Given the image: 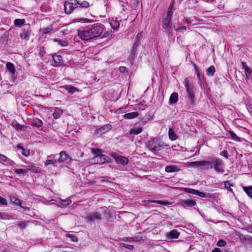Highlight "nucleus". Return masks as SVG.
<instances>
[{"instance_id": "f257e3e1", "label": "nucleus", "mask_w": 252, "mask_h": 252, "mask_svg": "<svg viewBox=\"0 0 252 252\" xmlns=\"http://www.w3.org/2000/svg\"><path fill=\"white\" fill-rule=\"evenodd\" d=\"M78 1L77 0H68L65 1L64 4V9L65 12L69 14L71 13L73 10L77 7Z\"/></svg>"}, {"instance_id": "f03ea898", "label": "nucleus", "mask_w": 252, "mask_h": 252, "mask_svg": "<svg viewBox=\"0 0 252 252\" xmlns=\"http://www.w3.org/2000/svg\"><path fill=\"white\" fill-rule=\"evenodd\" d=\"M147 147L151 151H158L162 149L163 146L158 139H154L149 140L147 143Z\"/></svg>"}, {"instance_id": "7ed1b4c3", "label": "nucleus", "mask_w": 252, "mask_h": 252, "mask_svg": "<svg viewBox=\"0 0 252 252\" xmlns=\"http://www.w3.org/2000/svg\"><path fill=\"white\" fill-rule=\"evenodd\" d=\"M185 87L190 103L193 104L195 102V94L194 93L193 86L190 84L189 81L187 79H185Z\"/></svg>"}, {"instance_id": "20e7f679", "label": "nucleus", "mask_w": 252, "mask_h": 252, "mask_svg": "<svg viewBox=\"0 0 252 252\" xmlns=\"http://www.w3.org/2000/svg\"><path fill=\"white\" fill-rule=\"evenodd\" d=\"M91 28L86 30H79L78 31V35L79 37L84 40H88L90 39L93 38Z\"/></svg>"}, {"instance_id": "39448f33", "label": "nucleus", "mask_w": 252, "mask_h": 252, "mask_svg": "<svg viewBox=\"0 0 252 252\" xmlns=\"http://www.w3.org/2000/svg\"><path fill=\"white\" fill-rule=\"evenodd\" d=\"M191 166L194 167L201 166L204 167L205 169H208L209 168H212L213 165L212 163L210 161L201 160L192 161L189 163Z\"/></svg>"}, {"instance_id": "423d86ee", "label": "nucleus", "mask_w": 252, "mask_h": 252, "mask_svg": "<svg viewBox=\"0 0 252 252\" xmlns=\"http://www.w3.org/2000/svg\"><path fill=\"white\" fill-rule=\"evenodd\" d=\"M92 35L94 38L99 37L103 32V26L99 25H94L91 28Z\"/></svg>"}, {"instance_id": "0eeeda50", "label": "nucleus", "mask_w": 252, "mask_h": 252, "mask_svg": "<svg viewBox=\"0 0 252 252\" xmlns=\"http://www.w3.org/2000/svg\"><path fill=\"white\" fill-rule=\"evenodd\" d=\"M213 168L215 170L219 173H223L224 172V169L222 167V161L221 159L216 158L215 159L212 161Z\"/></svg>"}, {"instance_id": "6e6552de", "label": "nucleus", "mask_w": 252, "mask_h": 252, "mask_svg": "<svg viewBox=\"0 0 252 252\" xmlns=\"http://www.w3.org/2000/svg\"><path fill=\"white\" fill-rule=\"evenodd\" d=\"M95 161L97 164H102L105 162H111L110 158L105 155L99 154L96 155L94 158Z\"/></svg>"}, {"instance_id": "1a4fd4ad", "label": "nucleus", "mask_w": 252, "mask_h": 252, "mask_svg": "<svg viewBox=\"0 0 252 252\" xmlns=\"http://www.w3.org/2000/svg\"><path fill=\"white\" fill-rule=\"evenodd\" d=\"M172 14L167 13L166 17L163 20L162 27L165 30H169L171 28L170 22Z\"/></svg>"}, {"instance_id": "9d476101", "label": "nucleus", "mask_w": 252, "mask_h": 252, "mask_svg": "<svg viewBox=\"0 0 252 252\" xmlns=\"http://www.w3.org/2000/svg\"><path fill=\"white\" fill-rule=\"evenodd\" d=\"M86 219L88 220V221L91 222L95 220H100L101 216L99 213L94 212L87 216L86 218Z\"/></svg>"}, {"instance_id": "9b49d317", "label": "nucleus", "mask_w": 252, "mask_h": 252, "mask_svg": "<svg viewBox=\"0 0 252 252\" xmlns=\"http://www.w3.org/2000/svg\"><path fill=\"white\" fill-rule=\"evenodd\" d=\"M179 204L183 207L189 206L193 207L196 205V203L195 200L192 199H187L182 200Z\"/></svg>"}, {"instance_id": "f8f14e48", "label": "nucleus", "mask_w": 252, "mask_h": 252, "mask_svg": "<svg viewBox=\"0 0 252 252\" xmlns=\"http://www.w3.org/2000/svg\"><path fill=\"white\" fill-rule=\"evenodd\" d=\"M111 128V126L110 125H105L101 126L100 128L96 129L95 133L96 134L101 135L110 130Z\"/></svg>"}, {"instance_id": "ddd939ff", "label": "nucleus", "mask_w": 252, "mask_h": 252, "mask_svg": "<svg viewBox=\"0 0 252 252\" xmlns=\"http://www.w3.org/2000/svg\"><path fill=\"white\" fill-rule=\"evenodd\" d=\"M70 158H69L68 155L64 152L62 151L60 153V157L58 159V161L61 162H67L69 161Z\"/></svg>"}, {"instance_id": "4468645a", "label": "nucleus", "mask_w": 252, "mask_h": 252, "mask_svg": "<svg viewBox=\"0 0 252 252\" xmlns=\"http://www.w3.org/2000/svg\"><path fill=\"white\" fill-rule=\"evenodd\" d=\"M115 158L117 163L122 165H126L128 162V160L126 158L122 156H117L115 157Z\"/></svg>"}, {"instance_id": "2eb2a0df", "label": "nucleus", "mask_w": 252, "mask_h": 252, "mask_svg": "<svg viewBox=\"0 0 252 252\" xmlns=\"http://www.w3.org/2000/svg\"><path fill=\"white\" fill-rule=\"evenodd\" d=\"M242 69H244L245 70L246 77H249V76L251 75L252 72L251 68L250 67H249L247 65L246 63L244 62H242Z\"/></svg>"}, {"instance_id": "dca6fc26", "label": "nucleus", "mask_w": 252, "mask_h": 252, "mask_svg": "<svg viewBox=\"0 0 252 252\" xmlns=\"http://www.w3.org/2000/svg\"><path fill=\"white\" fill-rule=\"evenodd\" d=\"M180 170V169L177 165H169L165 168V171L168 173L178 171Z\"/></svg>"}, {"instance_id": "f3484780", "label": "nucleus", "mask_w": 252, "mask_h": 252, "mask_svg": "<svg viewBox=\"0 0 252 252\" xmlns=\"http://www.w3.org/2000/svg\"><path fill=\"white\" fill-rule=\"evenodd\" d=\"M179 233L176 229L170 231L167 234V237L169 239H176L179 237Z\"/></svg>"}, {"instance_id": "a211bd4d", "label": "nucleus", "mask_w": 252, "mask_h": 252, "mask_svg": "<svg viewBox=\"0 0 252 252\" xmlns=\"http://www.w3.org/2000/svg\"><path fill=\"white\" fill-rule=\"evenodd\" d=\"M49 157H50L51 159L46 160L44 163L45 165L48 166L49 164H53L54 166H55V164L57 162V159L55 158L56 156L51 155Z\"/></svg>"}, {"instance_id": "6ab92c4d", "label": "nucleus", "mask_w": 252, "mask_h": 252, "mask_svg": "<svg viewBox=\"0 0 252 252\" xmlns=\"http://www.w3.org/2000/svg\"><path fill=\"white\" fill-rule=\"evenodd\" d=\"M139 113L137 112H133L125 114L124 115V118L126 119H132L138 116Z\"/></svg>"}, {"instance_id": "aec40b11", "label": "nucleus", "mask_w": 252, "mask_h": 252, "mask_svg": "<svg viewBox=\"0 0 252 252\" xmlns=\"http://www.w3.org/2000/svg\"><path fill=\"white\" fill-rule=\"evenodd\" d=\"M63 88L65 89L68 91V93L72 94L75 92H79V90L76 88L75 87L72 86L71 85H66L62 87Z\"/></svg>"}, {"instance_id": "412c9836", "label": "nucleus", "mask_w": 252, "mask_h": 252, "mask_svg": "<svg viewBox=\"0 0 252 252\" xmlns=\"http://www.w3.org/2000/svg\"><path fill=\"white\" fill-rule=\"evenodd\" d=\"M32 33V31L30 30H27L25 31L23 33H21L20 35V37L23 39H27L28 40L30 35Z\"/></svg>"}, {"instance_id": "4be33fe9", "label": "nucleus", "mask_w": 252, "mask_h": 252, "mask_svg": "<svg viewBox=\"0 0 252 252\" xmlns=\"http://www.w3.org/2000/svg\"><path fill=\"white\" fill-rule=\"evenodd\" d=\"M6 68L10 72L12 75H14L15 73V69L14 65L11 63H7L6 64Z\"/></svg>"}, {"instance_id": "5701e85b", "label": "nucleus", "mask_w": 252, "mask_h": 252, "mask_svg": "<svg viewBox=\"0 0 252 252\" xmlns=\"http://www.w3.org/2000/svg\"><path fill=\"white\" fill-rule=\"evenodd\" d=\"M178 99V94L176 93H174L171 94L169 98V102L171 104L176 103Z\"/></svg>"}, {"instance_id": "b1692460", "label": "nucleus", "mask_w": 252, "mask_h": 252, "mask_svg": "<svg viewBox=\"0 0 252 252\" xmlns=\"http://www.w3.org/2000/svg\"><path fill=\"white\" fill-rule=\"evenodd\" d=\"M14 219V216L12 214H8L5 213H0V220H11Z\"/></svg>"}, {"instance_id": "393cba45", "label": "nucleus", "mask_w": 252, "mask_h": 252, "mask_svg": "<svg viewBox=\"0 0 252 252\" xmlns=\"http://www.w3.org/2000/svg\"><path fill=\"white\" fill-rule=\"evenodd\" d=\"M142 131V128L139 127H134L130 130L129 134L137 135L140 133Z\"/></svg>"}, {"instance_id": "a878e982", "label": "nucleus", "mask_w": 252, "mask_h": 252, "mask_svg": "<svg viewBox=\"0 0 252 252\" xmlns=\"http://www.w3.org/2000/svg\"><path fill=\"white\" fill-rule=\"evenodd\" d=\"M141 240H142V237L141 236H135L134 237L126 238L125 239H124V241L129 242L140 241Z\"/></svg>"}, {"instance_id": "bb28decb", "label": "nucleus", "mask_w": 252, "mask_h": 252, "mask_svg": "<svg viewBox=\"0 0 252 252\" xmlns=\"http://www.w3.org/2000/svg\"><path fill=\"white\" fill-rule=\"evenodd\" d=\"M31 125L33 126L39 127L42 126L43 123L40 120L36 119L33 120L31 124Z\"/></svg>"}, {"instance_id": "cd10ccee", "label": "nucleus", "mask_w": 252, "mask_h": 252, "mask_svg": "<svg viewBox=\"0 0 252 252\" xmlns=\"http://www.w3.org/2000/svg\"><path fill=\"white\" fill-rule=\"evenodd\" d=\"M63 114V111L59 108H56L53 114V116L54 119H57L60 117Z\"/></svg>"}, {"instance_id": "c85d7f7f", "label": "nucleus", "mask_w": 252, "mask_h": 252, "mask_svg": "<svg viewBox=\"0 0 252 252\" xmlns=\"http://www.w3.org/2000/svg\"><path fill=\"white\" fill-rule=\"evenodd\" d=\"M168 135L169 138L172 141H174L177 139V136L176 134L174 132L172 128H170L169 129Z\"/></svg>"}, {"instance_id": "c756f323", "label": "nucleus", "mask_w": 252, "mask_h": 252, "mask_svg": "<svg viewBox=\"0 0 252 252\" xmlns=\"http://www.w3.org/2000/svg\"><path fill=\"white\" fill-rule=\"evenodd\" d=\"M52 58L55 63L58 65H60L62 62V57L61 56H57L54 54L52 55Z\"/></svg>"}, {"instance_id": "7c9ffc66", "label": "nucleus", "mask_w": 252, "mask_h": 252, "mask_svg": "<svg viewBox=\"0 0 252 252\" xmlns=\"http://www.w3.org/2000/svg\"><path fill=\"white\" fill-rule=\"evenodd\" d=\"M26 21L25 19H16L14 20V25L18 27H21L25 23Z\"/></svg>"}, {"instance_id": "2f4dec72", "label": "nucleus", "mask_w": 252, "mask_h": 252, "mask_svg": "<svg viewBox=\"0 0 252 252\" xmlns=\"http://www.w3.org/2000/svg\"><path fill=\"white\" fill-rule=\"evenodd\" d=\"M215 72L214 66L211 65L206 70V74L208 76H213Z\"/></svg>"}, {"instance_id": "473e14b6", "label": "nucleus", "mask_w": 252, "mask_h": 252, "mask_svg": "<svg viewBox=\"0 0 252 252\" xmlns=\"http://www.w3.org/2000/svg\"><path fill=\"white\" fill-rule=\"evenodd\" d=\"M110 25L113 29H117L120 27V24L119 21L112 20L110 22Z\"/></svg>"}, {"instance_id": "72a5a7b5", "label": "nucleus", "mask_w": 252, "mask_h": 252, "mask_svg": "<svg viewBox=\"0 0 252 252\" xmlns=\"http://www.w3.org/2000/svg\"><path fill=\"white\" fill-rule=\"evenodd\" d=\"M135 107V109H138L139 110H144L147 107V105L145 102H140V103L136 104Z\"/></svg>"}, {"instance_id": "f704fd0d", "label": "nucleus", "mask_w": 252, "mask_h": 252, "mask_svg": "<svg viewBox=\"0 0 252 252\" xmlns=\"http://www.w3.org/2000/svg\"><path fill=\"white\" fill-rule=\"evenodd\" d=\"M243 189L249 196L252 197V186L244 187Z\"/></svg>"}, {"instance_id": "c9c22d12", "label": "nucleus", "mask_w": 252, "mask_h": 252, "mask_svg": "<svg viewBox=\"0 0 252 252\" xmlns=\"http://www.w3.org/2000/svg\"><path fill=\"white\" fill-rule=\"evenodd\" d=\"M53 41L55 42H58V44L62 47H65L67 46L68 43L65 40H60L58 39H54Z\"/></svg>"}, {"instance_id": "e433bc0d", "label": "nucleus", "mask_w": 252, "mask_h": 252, "mask_svg": "<svg viewBox=\"0 0 252 252\" xmlns=\"http://www.w3.org/2000/svg\"><path fill=\"white\" fill-rule=\"evenodd\" d=\"M10 200L12 202L15 203V204L22 207V201L15 197H11Z\"/></svg>"}, {"instance_id": "4c0bfd02", "label": "nucleus", "mask_w": 252, "mask_h": 252, "mask_svg": "<svg viewBox=\"0 0 252 252\" xmlns=\"http://www.w3.org/2000/svg\"><path fill=\"white\" fill-rule=\"evenodd\" d=\"M89 7V3L87 1H83L81 2L78 1L77 7L88 8Z\"/></svg>"}, {"instance_id": "58836bf2", "label": "nucleus", "mask_w": 252, "mask_h": 252, "mask_svg": "<svg viewBox=\"0 0 252 252\" xmlns=\"http://www.w3.org/2000/svg\"><path fill=\"white\" fill-rule=\"evenodd\" d=\"M195 195H197L198 196L201 197H209L210 195L209 193H205L203 192L199 191L198 190H196Z\"/></svg>"}, {"instance_id": "ea45409f", "label": "nucleus", "mask_w": 252, "mask_h": 252, "mask_svg": "<svg viewBox=\"0 0 252 252\" xmlns=\"http://www.w3.org/2000/svg\"><path fill=\"white\" fill-rule=\"evenodd\" d=\"M154 202H156L158 204H160L162 205H164V206L171 204V202H169L167 201H165V200H155Z\"/></svg>"}, {"instance_id": "a19ab883", "label": "nucleus", "mask_w": 252, "mask_h": 252, "mask_svg": "<svg viewBox=\"0 0 252 252\" xmlns=\"http://www.w3.org/2000/svg\"><path fill=\"white\" fill-rule=\"evenodd\" d=\"M12 126L17 130H21L25 127L24 125H21L18 123H13Z\"/></svg>"}, {"instance_id": "79ce46f5", "label": "nucleus", "mask_w": 252, "mask_h": 252, "mask_svg": "<svg viewBox=\"0 0 252 252\" xmlns=\"http://www.w3.org/2000/svg\"><path fill=\"white\" fill-rule=\"evenodd\" d=\"M184 190L187 192L195 195L197 190H195V189H192L186 188H184Z\"/></svg>"}, {"instance_id": "37998d69", "label": "nucleus", "mask_w": 252, "mask_h": 252, "mask_svg": "<svg viewBox=\"0 0 252 252\" xmlns=\"http://www.w3.org/2000/svg\"><path fill=\"white\" fill-rule=\"evenodd\" d=\"M66 237L69 238L73 242H77L78 241V238L74 235L66 234Z\"/></svg>"}, {"instance_id": "c03bdc74", "label": "nucleus", "mask_w": 252, "mask_h": 252, "mask_svg": "<svg viewBox=\"0 0 252 252\" xmlns=\"http://www.w3.org/2000/svg\"><path fill=\"white\" fill-rule=\"evenodd\" d=\"M130 3L136 6L137 7H139L141 5L139 0H130Z\"/></svg>"}, {"instance_id": "a18cd8bd", "label": "nucleus", "mask_w": 252, "mask_h": 252, "mask_svg": "<svg viewBox=\"0 0 252 252\" xmlns=\"http://www.w3.org/2000/svg\"><path fill=\"white\" fill-rule=\"evenodd\" d=\"M230 135L231 136V138L235 140H239V138L237 136V135L233 131H229Z\"/></svg>"}, {"instance_id": "49530a36", "label": "nucleus", "mask_w": 252, "mask_h": 252, "mask_svg": "<svg viewBox=\"0 0 252 252\" xmlns=\"http://www.w3.org/2000/svg\"><path fill=\"white\" fill-rule=\"evenodd\" d=\"M226 242L222 239L218 241L217 245L219 247H223L226 245Z\"/></svg>"}, {"instance_id": "de8ad7c7", "label": "nucleus", "mask_w": 252, "mask_h": 252, "mask_svg": "<svg viewBox=\"0 0 252 252\" xmlns=\"http://www.w3.org/2000/svg\"><path fill=\"white\" fill-rule=\"evenodd\" d=\"M27 169L29 170L33 171L34 172H38V169L34 166H28Z\"/></svg>"}, {"instance_id": "09e8293b", "label": "nucleus", "mask_w": 252, "mask_h": 252, "mask_svg": "<svg viewBox=\"0 0 252 252\" xmlns=\"http://www.w3.org/2000/svg\"><path fill=\"white\" fill-rule=\"evenodd\" d=\"M92 152L93 154L96 155L101 154V151L99 149L93 148L92 149Z\"/></svg>"}, {"instance_id": "8fccbe9b", "label": "nucleus", "mask_w": 252, "mask_h": 252, "mask_svg": "<svg viewBox=\"0 0 252 252\" xmlns=\"http://www.w3.org/2000/svg\"><path fill=\"white\" fill-rule=\"evenodd\" d=\"M15 172L17 174H23L26 173V171L23 169H16L15 170Z\"/></svg>"}, {"instance_id": "3c124183", "label": "nucleus", "mask_w": 252, "mask_h": 252, "mask_svg": "<svg viewBox=\"0 0 252 252\" xmlns=\"http://www.w3.org/2000/svg\"><path fill=\"white\" fill-rule=\"evenodd\" d=\"M52 31V28L51 27L44 28L42 30V32L44 34L48 33Z\"/></svg>"}, {"instance_id": "603ef678", "label": "nucleus", "mask_w": 252, "mask_h": 252, "mask_svg": "<svg viewBox=\"0 0 252 252\" xmlns=\"http://www.w3.org/2000/svg\"><path fill=\"white\" fill-rule=\"evenodd\" d=\"M7 204V200L5 198L0 196V205H6Z\"/></svg>"}, {"instance_id": "864d4df0", "label": "nucleus", "mask_w": 252, "mask_h": 252, "mask_svg": "<svg viewBox=\"0 0 252 252\" xmlns=\"http://www.w3.org/2000/svg\"><path fill=\"white\" fill-rule=\"evenodd\" d=\"M18 225L21 228H25L27 225L26 222V221L18 222Z\"/></svg>"}, {"instance_id": "5fc2aeb1", "label": "nucleus", "mask_w": 252, "mask_h": 252, "mask_svg": "<svg viewBox=\"0 0 252 252\" xmlns=\"http://www.w3.org/2000/svg\"><path fill=\"white\" fill-rule=\"evenodd\" d=\"M220 155L226 158H228V154L226 150H224L222 152H221L220 153Z\"/></svg>"}, {"instance_id": "6e6d98bb", "label": "nucleus", "mask_w": 252, "mask_h": 252, "mask_svg": "<svg viewBox=\"0 0 252 252\" xmlns=\"http://www.w3.org/2000/svg\"><path fill=\"white\" fill-rule=\"evenodd\" d=\"M174 29L176 31H186L187 28H186V27H185V26H181V27H180L179 28H176L174 27Z\"/></svg>"}, {"instance_id": "4d7b16f0", "label": "nucleus", "mask_w": 252, "mask_h": 252, "mask_svg": "<svg viewBox=\"0 0 252 252\" xmlns=\"http://www.w3.org/2000/svg\"><path fill=\"white\" fill-rule=\"evenodd\" d=\"M7 158H8L6 156L0 154V161H6L7 160Z\"/></svg>"}, {"instance_id": "13d9d810", "label": "nucleus", "mask_w": 252, "mask_h": 252, "mask_svg": "<svg viewBox=\"0 0 252 252\" xmlns=\"http://www.w3.org/2000/svg\"><path fill=\"white\" fill-rule=\"evenodd\" d=\"M119 70L122 73H125L127 72L126 68L125 66H120L119 67Z\"/></svg>"}, {"instance_id": "bf43d9fd", "label": "nucleus", "mask_w": 252, "mask_h": 252, "mask_svg": "<svg viewBox=\"0 0 252 252\" xmlns=\"http://www.w3.org/2000/svg\"><path fill=\"white\" fill-rule=\"evenodd\" d=\"M173 8V5L170 4L168 8V10H167V12H168L167 13L171 14V13L172 11Z\"/></svg>"}, {"instance_id": "052dcab7", "label": "nucleus", "mask_w": 252, "mask_h": 252, "mask_svg": "<svg viewBox=\"0 0 252 252\" xmlns=\"http://www.w3.org/2000/svg\"><path fill=\"white\" fill-rule=\"evenodd\" d=\"M193 66L194 67V69L195 70L196 73H197V77L199 78L200 75H199V73L198 72V67L195 63L193 64Z\"/></svg>"}, {"instance_id": "680f3d73", "label": "nucleus", "mask_w": 252, "mask_h": 252, "mask_svg": "<svg viewBox=\"0 0 252 252\" xmlns=\"http://www.w3.org/2000/svg\"><path fill=\"white\" fill-rule=\"evenodd\" d=\"M126 248L132 250L134 249V246L133 245L126 244Z\"/></svg>"}, {"instance_id": "e2e57ef3", "label": "nucleus", "mask_w": 252, "mask_h": 252, "mask_svg": "<svg viewBox=\"0 0 252 252\" xmlns=\"http://www.w3.org/2000/svg\"><path fill=\"white\" fill-rule=\"evenodd\" d=\"M212 252H220V250L219 248H215L214 249Z\"/></svg>"}, {"instance_id": "0e129e2a", "label": "nucleus", "mask_w": 252, "mask_h": 252, "mask_svg": "<svg viewBox=\"0 0 252 252\" xmlns=\"http://www.w3.org/2000/svg\"><path fill=\"white\" fill-rule=\"evenodd\" d=\"M120 246L121 247H124V248H126V244L125 243H121V244H120Z\"/></svg>"}, {"instance_id": "69168bd1", "label": "nucleus", "mask_w": 252, "mask_h": 252, "mask_svg": "<svg viewBox=\"0 0 252 252\" xmlns=\"http://www.w3.org/2000/svg\"><path fill=\"white\" fill-rule=\"evenodd\" d=\"M113 157H114L115 158V157H116L117 156H118L116 153H113V154H112L111 155Z\"/></svg>"}, {"instance_id": "338daca9", "label": "nucleus", "mask_w": 252, "mask_h": 252, "mask_svg": "<svg viewBox=\"0 0 252 252\" xmlns=\"http://www.w3.org/2000/svg\"><path fill=\"white\" fill-rule=\"evenodd\" d=\"M230 185V184L228 182V181H226L225 183H224V185L226 187L227 185Z\"/></svg>"}, {"instance_id": "774afa93", "label": "nucleus", "mask_w": 252, "mask_h": 252, "mask_svg": "<svg viewBox=\"0 0 252 252\" xmlns=\"http://www.w3.org/2000/svg\"><path fill=\"white\" fill-rule=\"evenodd\" d=\"M68 204V202L67 203V202H66V201H64V204H64V205H66V204Z\"/></svg>"}]
</instances>
